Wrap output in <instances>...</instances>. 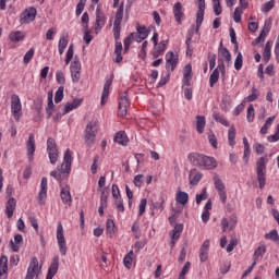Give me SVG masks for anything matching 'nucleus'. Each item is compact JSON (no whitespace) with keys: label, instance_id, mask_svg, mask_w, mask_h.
<instances>
[{"label":"nucleus","instance_id":"obj_27","mask_svg":"<svg viewBox=\"0 0 279 279\" xmlns=\"http://www.w3.org/2000/svg\"><path fill=\"white\" fill-rule=\"evenodd\" d=\"M110 86H112V78L107 80L105 83L101 100H100L101 106H106V104H108V97L110 95Z\"/></svg>","mask_w":279,"mask_h":279},{"label":"nucleus","instance_id":"obj_19","mask_svg":"<svg viewBox=\"0 0 279 279\" xmlns=\"http://www.w3.org/2000/svg\"><path fill=\"white\" fill-rule=\"evenodd\" d=\"M60 197L66 206H71L73 204V197H71V186L65 185L61 189Z\"/></svg>","mask_w":279,"mask_h":279},{"label":"nucleus","instance_id":"obj_26","mask_svg":"<svg viewBox=\"0 0 279 279\" xmlns=\"http://www.w3.org/2000/svg\"><path fill=\"white\" fill-rule=\"evenodd\" d=\"M84 102V99L82 98H75L72 102H66L64 106L63 114H69L72 110H76V108H80L82 104Z\"/></svg>","mask_w":279,"mask_h":279},{"label":"nucleus","instance_id":"obj_58","mask_svg":"<svg viewBox=\"0 0 279 279\" xmlns=\"http://www.w3.org/2000/svg\"><path fill=\"white\" fill-rule=\"evenodd\" d=\"M71 60H73V44L69 46V49L66 51L65 64H69Z\"/></svg>","mask_w":279,"mask_h":279},{"label":"nucleus","instance_id":"obj_15","mask_svg":"<svg viewBox=\"0 0 279 279\" xmlns=\"http://www.w3.org/2000/svg\"><path fill=\"white\" fill-rule=\"evenodd\" d=\"M106 25V14L101 11L100 7H97L96 9V22H95V32H99V29H104V26Z\"/></svg>","mask_w":279,"mask_h":279},{"label":"nucleus","instance_id":"obj_14","mask_svg":"<svg viewBox=\"0 0 279 279\" xmlns=\"http://www.w3.org/2000/svg\"><path fill=\"white\" fill-rule=\"evenodd\" d=\"M205 10H206V0H198V10L196 13V34L199 32V27H202V23H204Z\"/></svg>","mask_w":279,"mask_h":279},{"label":"nucleus","instance_id":"obj_13","mask_svg":"<svg viewBox=\"0 0 279 279\" xmlns=\"http://www.w3.org/2000/svg\"><path fill=\"white\" fill-rule=\"evenodd\" d=\"M70 71L72 82L74 84H77V82H80V80L82 78V63H80V60H74V62L71 63Z\"/></svg>","mask_w":279,"mask_h":279},{"label":"nucleus","instance_id":"obj_64","mask_svg":"<svg viewBox=\"0 0 279 279\" xmlns=\"http://www.w3.org/2000/svg\"><path fill=\"white\" fill-rule=\"evenodd\" d=\"M146 207H147V198H143L140 203V216L145 213Z\"/></svg>","mask_w":279,"mask_h":279},{"label":"nucleus","instance_id":"obj_3","mask_svg":"<svg viewBox=\"0 0 279 279\" xmlns=\"http://www.w3.org/2000/svg\"><path fill=\"white\" fill-rule=\"evenodd\" d=\"M269 162V158L260 157L256 162V173L258 186L260 190L265 189L267 184V163Z\"/></svg>","mask_w":279,"mask_h":279},{"label":"nucleus","instance_id":"obj_11","mask_svg":"<svg viewBox=\"0 0 279 279\" xmlns=\"http://www.w3.org/2000/svg\"><path fill=\"white\" fill-rule=\"evenodd\" d=\"M36 14H38V11H36V8L29 7L22 13L20 23L22 25H27V23H32L33 21H36Z\"/></svg>","mask_w":279,"mask_h":279},{"label":"nucleus","instance_id":"obj_62","mask_svg":"<svg viewBox=\"0 0 279 279\" xmlns=\"http://www.w3.org/2000/svg\"><path fill=\"white\" fill-rule=\"evenodd\" d=\"M132 232H134L135 239H141V228L138 227V223L136 222L133 223Z\"/></svg>","mask_w":279,"mask_h":279},{"label":"nucleus","instance_id":"obj_60","mask_svg":"<svg viewBox=\"0 0 279 279\" xmlns=\"http://www.w3.org/2000/svg\"><path fill=\"white\" fill-rule=\"evenodd\" d=\"M98 162H99V156H95L94 161H93L92 167H90V172L93 173V175H95V173H97V169H98L97 163Z\"/></svg>","mask_w":279,"mask_h":279},{"label":"nucleus","instance_id":"obj_33","mask_svg":"<svg viewBox=\"0 0 279 279\" xmlns=\"http://www.w3.org/2000/svg\"><path fill=\"white\" fill-rule=\"evenodd\" d=\"M8 275V256L1 255L0 257V278Z\"/></svg>","mask_w":279,"mask_h":279},{"label":"nucleus","instance_id":"obj_23","mask_svg":"<svg viewBox=\"0 0 279 279\" xmlns=\"http://www.w3.org/2000/svg\"><path fill=\"white\" fill-rule=\"evenodd\" d=\"M203 175L197 169H192L189 175L191 186H197L202 182Z\"/></svg>","mask_w":279,"mask_h":279},{"label":"nucleus","instance_id":"obj_5","mask_svg":"<svg viewBox=\"0 0 279 279\" xmlns=\"http://www.w3.org/2000/svg\"><path fill=\"white\" fill-rule=\"evenodd\" d=\"M95 138H97V122L90 121L85 129V145L87 147L95 145Z\"/></svg>","mask_w":279,"mask_h":279},{"label":"nucleus","instance_id":"obj_55","mask_svg":"<svg viewBox=\"0 0 279 279\" xmlns=\"http://www.w3.org/2000/svg\"><path fill=\"white\" fill-rule=\"evenodd\" d=\"M86 7V0H80L76 5V16H80L82 12H84V8Z\"/></svg>","mask_w":279,"mask_h":279},{"label":"nucleus","instance_id":"obj_63","mask_svg":"<svg viewBox=\"0 0 279 279\" xmlns=\"http://www.w3.org/2000/svg\"><path fill=\"white\" fill-rule=\"evenodd\" d=\"M208 141H209L211 147H214V149H217V136H215L214 133L208 135Z\"/></svg>","mask_w":279,"mask_h":279},{"label":"nucleus","instance_id":"obj_20","mask_svg":"<svg viewBox=\"0 0 279 279\" xmlns=\"http://www.w3.org/2000/svg\"><path fill=\"white\" fill-rule=\"evenodd\" d=\"M173 14L178 25H182V19H184V9L182 7V2L174 3Z\"/></svg>","mask_w":279,"mask_h":279},{"label":"nucleus","instance_id":"obj_41","mask_svg":"<svg viewBox=\"0 0 279 279\" xmlns=\"http://www.w3.org/2000/svg\"><path fill=\"white\" fill-rule=\"evenodd\" d=\"M207 60L209 62V69L213 71L217 64V54L213 52H208Z\"/></svg>","mask_w":279,"mask_h":279},{"label":"nucleus","instance_id":"obj_28","mask_svg":"<svg viewBox=\"0 0 279 279\" xmlns=\"http://www.w3.org/2000/svg\"><path fill=\"white\" fill-rule=\"evenodd\" d=\"M14 210H16V199L14 197L10 198L7 203L5 213L9 219H12L14 215Z\"/></svg>","mask_w":279,"mask_h":279},{"label":"nucleus","instance_id":"obj_47","mask_svg":"<svg viewBox=\"0 0 279 279\" xmlns=\"http://www.w3.org/2000/svg\"><path fill=\"white\" fill-rule=\"evenodd\" d=\"M260 96V94L258 93V89H256V87L252 88V94L247 96V101H256V99H258V97Z\"/></svg>","mask_w":279,"mask_h":279},{"label":"nucleus","instance_id":"obj_38","mask_svg":"<svg viewBox=\"0 0 279 279\" xmlns=\"http://www.w3.org/2000/svg\"><path fill=\"white\" fill-rule=\"evenodd\" d=\"M218 53L219 56H221V58H225L227 64H230L232 62V53H230V50H228V48L220 49Z\"/></svg>","mask_w":279,"mask_h":279},{"label":"nucleus","instance_id":"obj_31","mask_svg":"<svg viewBox=\"0 0 279 279\" xmlns=\"http://www.w3.org/2000/svg\"><path fill=\"white\" fill-rule=\"evenodd\" d=\"M177 204H181V206H186L189 204V193L186 192H178L177 193Z\"/></svg>","mask_w":279,"mask_h":279},{"label":"nucleus","instance_id":"obj_53","mask_svg":"<svg viewBox=\"0 0 279 279\" xmlns=\"http://www.w3.org/2000/svg\"><path fill=\"white\" fill-rule=\"evenodd\" d=\"M246 119H247L248 123H252V121H254V105L248 106Z\"/></svg>","mask_w":279,"mask_h":279},{"label":"nucleus","instance_id":"obj_61","mask_svg":"<svg viewBox=\"0 0 279 279\" xmlns=\"http://www.w3.org/2000/svg\"><path fill=\"white\" fill-rule=\"evenodd\" d=\"M137 34H140L144 38H147V36H149V31H147V27H145V26H138Z\"/></svg>","mask_w":279,"mask_h":279},{"label":"nucleus","instance_id":"obj_45","mask_svg":"<svg viewBox=\"0 0 279 279\" xmlns=\"http://www.w3.org/2000/svg\"><path fill=\"white\" fill-rule=\"evenodd\" d=\"M132 40H134V33H131L125 39H124V51L128 53L130 51V46L132 45Z\"/></svg>","mask_w":279,"mask_h":279},{"label":"nucleus","instance_id":"obj_24","mask_svg":"<svg viewBox=\"0 0 279 279\" xmlns=\"http://www.w3.org/2000/svg\"><path fill=\"white\" fill-rule=\"evenodd\" d=\"M26 149L29 160H34V154L36 151V141L34 140V134H29L26 143Z\"/></svg>","mask_w":279,"mask_h":279},{"label":"nucleus","instance_id":"obj_21","mask_svg":"<svg viewBox=\"0 0 279 279\" xmlns=\"http://www.w3.org/2000/svg\"><path fill=\"white\" fill-rule=\"evenodd\" d=\"M210 251V240H205L199 250L201 263L208 260V252Z\"/></svg>","mask_w":279,"mask_h":279},{"label":"nucleus","instance_id":"obj_2","mask_svg":"<svg viewBox=\"0 0 279 279\" xmlns=\"http://www.w3.org/2000/svg\"><path fill=\"white\" fill-rule=\"evenodd\" d=\"M189 160L193 167L210 171L217 169V160L214 157H208L199 153H192L189 155Z\"/></svg>","mask_w":279,"mask_h":279},{"label":"nucleus","instance_id":"obj_42","mask_svg":"<svg viewBox=\"0 0 279 279\" xmlns=\"http://www.w3.org/2000/svg\"><path fill=\"white\" fill-rule=\"evenodd\" d=\"M234 69L235 71H241V69H243V54L241 52H238L234 61Z\"/></svg>","mask_w":279,"mask_h":279},{"label":"nucleus","instance_id":"obj_10","mask_svg":"<svg viewBox=\"0 0 279 279\" xmlns=\"http://www.w3.org/2000/svg\"><path fill=\"white\" fill-rule=\"evenodd\" d=\"M40 271L41 268L38 267V257H33L27 268L25 279H34L35 276L38 278V276H40Z\"/></svg>","mask_w":279,"mask_h":279},{"label":"nucleus","instance_id":"obj_54","mask_svg":"<svg viewBox=\"0 0 279 279\" xmlns=\"http://www.w3.org/2000/svg\"><path fill=\"white\" fill-rule=\"evenodd\" d=\"M276 130L277 131L275 134L268 136L269 143H278V141H279V123L277 124Z\"/></svg>","mask_w":279,"mask_h":279},{"label":"nucleus","instance_id":"obj_35","mask_svg":"<svg viewBox=\"0 0 279 279\" xmlns=\"http://www.w3.org/2000/svg\"><path fill=\"white\" fill-rule=\"evenodd\" d=\"M213 119L217 123H221V125H225V128H230V122H228V120L223 116H221L219 112H214Z\"/></svg>","mask_w":279,"mask_h":279},{"label":"nucleus","instance_id":"obj_43","mask_svg":"<svg viewBox=\"0 0 279 279\" xmlns=\"http://www.w3.org/2000/svg\"><path fill=\"white\" fill-rule=\"evenodd\" d=\"M214 184L215 189L220 192V191H226V184H223V181L219 179V177L214 178Z\"/></svg>","mask_w":279,"mask_h":279},{"label":"nucleus","instance_id":"obj_25","mask_svg":"<svg viewBox=\"0 0 279 279\" xmlns=\"http://www.w3.org/2000/svg\"><path fill=\"white\" fill-rule=\"evenodd\" d=\"M182 230H184V225L182 223H177L173 228V230L171 231V246L174 247L175 246V241H178V239H180L181 234H182Z\"/></svg>","mask_w":279,"mask_h":279},{"label":"nucleus","instance_id":"obj_44","mask_svg":"<svg viewBox=\"0 0 279 279\" xmlns=\"http://www.w3.org/2000/svg\"><path fill=\"white\" fill-rule=\"evenodd\" d=\"M196 204L199 205L202 204V202H204V199H208V191L206 190V187L203 189L201 194H196Z\"/></svg>","mask_w":279,"mask_h":279},{"label":"nucleus","instance_id":"obj_8","mask_svg":"<svg viewBox=\"0 0 279 279\" xmlns=\"http://www.w3.org/2000/svg\"><path fill=\"white\" fill-rule=\"evenodd\" d=\"M57 241L61 256H66L69 248L66 247V239H64V229L62 228V225H59L57 228Z\"/></svg>","mask_w":279,"mask_h":279},{"label":"nucleus","instance_id":"obj_57","mask_svg":"<svg viewBox=\"0 0 279 279\" xmlns=\"http://www.w3.org/2000/svg\"><path fill=\"white\" fill-rule=\"evenodd\" d=\"M111 193L114 199H119V197H121V191H119V185L113 184L111 187Z\"/></svg>","mask_w":279,"mask_h":279},{"label":"nucleus","instance_id":"obj_40","mask_svg":"<svg viewBox=\"0 0 279 279\" xmlns=\"http://www.w3.org/2000/svg\"><path fill=\"white\" fill-rule=\"evenodd\" d=\"M62 99H64V86H59V88L57 89V92L54 94V102L60 104V101H62Z\"/></svg>","mask_w":279,"mask_h":279},{"label":"nucleus","instance_id":"obj_46","mask_svg":"<svg viewBox=\"0 0 279 279\" xmlns=\"http://www.w3.org/2000/svg\"><path fill=\"white\" fill-rule=\"evenodd\" d=\"M267 252V247L265 245L259 246L258 248L255 250L254 252V260H258L259 256H263Z\"/></svg>","mask_w":279,"mask_h":279},{"label":"nucleus","instance_id":"obj_1","mask_svg":"<svg viewBox=\"0 0 279 279\" xmlns=\"http://www.w3.org/2000/svg\"><path fill=\"white\" fill-rule=\"evenodd\" d=\"M124 10H125V7L122 2L116 12V19L113 22V36H114V40H116V46H114V54H116L114 62H116V64H119L120 62L123 61V57L121 56V52L123 51V44H121V41H119V39L121 38V23L123 21Z\"/></svg>","mask_w":279,"mask_h":279},{"label":"nucleus","instance_id":"obj_56","mask_svg":"<svg viewBox=\"0 0 279 279\" xmlns=\"http://www.w3.org/2000/svg\"><path fill=\"white\" fill-rule=\"evenodd\" d=\"M114 204H116L117 210H119L120 213L125 211V207L123 206V199H121V196L119 198H116Z\"/></svg>","mask_w":279,"mask_h":279},{"label":"nucleus","instance_id":"obj_50","mask_svg":"<svg viewBox=\"0 0 279 279\" xmlns=\"http://www.w3.org/2000/svg\"><path fill=\"white\" fill-rule=\"evenodd\" d=\"M143 178H145L143 174L135 175L133 180L134 186L141 189L143 186Z\"/></svg>","mask_w":279,"mask_h":279},{"label":"nucleus","instance_id":"obj_6","mask_svg":"<svg viewBox=\"0 0 279 279\" xmlns=\"http://www.w3.org/2000/svg\"><path fill=\"white\" fill-rule=\"evenodd\" d=\"M71 165H73V154L68 148L63 156V163L58 167V171L63 175H69L71 173Z\"/></svg>","mask_w":279,"mask_h":279},{"label":"nucleus","instance_id":"obj_52","mask_svg":"<svg viewBox=\"0 0 279 279\" xmlns=\"http://www.w3.org/2000/svg\"><path fill=\"white\" fill-rule=\"evenodd\" d=\"M274 5H276L275 0H270L263 5V12H271L274 10Z\"/></svg>","mask_w":279,"mask_h":279},{"label":"nucleus","instance_id":"obj_29","mask_svg":"<svg viewBox=\"0 0 279 279\" xmlns=\"http://www.w3.org/2000/svg\"><path fill=\"white\" fill-rule=\"evenodd\" d=\"M113 141L114 143H118V145H123V146L128 145V143L130 142L124 131L118 132Z\"/></svg>","mask_w":279,"mask_h":279},{"label":"nucleus","instance_id":"obj_22","mask_svg":"<svg viewBox=\"0 0 279 279\" xmlns=\"http://www.w3.org/2000/svg\"><path fill=\"white\" fill-rule=\"evenodd\" d=\"M37 199L40 206H44L45 199H47V178L45 177L41 179L40 191Z\"/></svg>","mask_w":279,"mask_h":279},{"label":"nucleus","instance_id":"obj_4","mask_svg":"<svg viewBox=\"0 0 279 279\" xmlns=\"http://www.w3.org/2000/svg\"><path fill=\"white\" fill-rule=\"evenodd\" d=\"M11 113L15 121H21V117H23V105L21 104V98L16 94L11 96Z\"/></svg>","mask_w":279,"mask_h":279},{"label":"nucleus","instance_id":"obj_12","mask_svg":"<svg viewBox=\"0 0 279 279\" xmlns=\"http://www.w3.org/2000/svg\"><path fill=\"white\" fill-rule=\"evenodd\" d=\"M128 108H130V99H128V92L120 95L118 114L119 117H125L128 114Z\"/></svg>","mask_w":279,"mask_h":279},{"label":"nucleus","instance_id":"obj_18","mask_svg":"<svg viewBox=\"0 0 279 279\" xmlns=\"http://www.w3.org/2000/svg\"><path fill=\"white\" fill-rule=\"evenodd\" d=\"M175 66H178V54H174L173 51H169L166 53V69L171 68V71H175Z\"/></svg>","mask_w":279,"mask_h":279},{"label":"nucleus","instance_id":"obj_30","mask_svg":"<svg viewBox=\"0 0 279 279\" xmlns=\"http://www.w3.org/2000/svg\"><path fill=\"white\" fill-rule=\"evenodd\" d=\"M205 128H206V117L196 116V132H198V134H204Z\"/></svg>","mask_w":279,"mask_h":279},{"label":"nucleus","instance_id":"obj_48","mask_svg":"<svg viewBox=\"0 0 279 279\" xmlns=\"http://www.w3.org/2000/svg\"><path fill=\"white\" fill-rule=\"evenodd\" d=\"M236 245H239V239L236 238H231L228 246H227V252L230 253L234 250V247H236Z\"/></svg>","mask_w":279,"mask_h":279},{"label":"nucleus","instance_id":"obj_34","mask_svg":"<svg viewBox=\"0 0 279 279\" xmlns=\"http://www.w3.org/2000/svg\"><path fill=\"white\" fill-rule=\"evenodd\" d=\"M235 138H236V129L234 128V125H231V128L228 131V141H229L230 147H234V145H236V142L234 141Z\"/></svg>","mask_w":279,"mask_h":279},{"label":"nucleus","instance_id":"obj_17","mask_svg":"<svg viewBox=\"0 0 279 279\" xmlns=\"http://www.w3.org/2000/svg\"><path fill=\"white\" fill-rule=\"evenodd\" d=\"M269 32H271V22L269 23L265 22L259 36L254 41H252V45L256 46L259 43H265V38H267V34H269Z\"/></svg>","mask_w":279,"mask_h":279},{"label":"nucleus","instance_id":"obj_36","mask_svg":"<svg viewBox=\"0 0 279 279\" xmlns=\"http://www.w3.org/2000/svg\"><path fill=\"white\" fill-rule=\"evenodd\" d=\"M9 38H10V40H12V43H20V40L25 38V33H23L21 31H16V32L11 33Z\"/></svg>","mask_w":279,"mask_h":279},{"label":"nucleus","instance_id":"obj_37","mask_svg":"<svg viewBox=\"0 0 279 279\" xmlns=\"http://www.w3.org/2000/svg\"><path fill=\"white\" fill-rule=\"evenodd\" d=\"M265 239H267L269 241H274L275 243H277V245H279L278 230L274 229V230H271V232L266 233Z\"/></svg>","mask_w":279,"mask_h":279},{"label":"nucleus","instance_id":"obj_16","mask_svg":"<svg viewBox=\"0 0 279 279\" xmlns=\"http://www.w3.org/2000/svg\"><path fill=\"white\" fill-rule=\"evenodd\" d=\"M58 269H60V256L57 255L52 258L46 279H53V276L58 274Z\"/></svg>","mask_w":279,"mask_h":279},{"label":"nucleus","instance_id":"obj_9","mask_svg":"<svg viewBox=\"0 0 279 279\" xmlns=\"http://www.w3.org/2000/svg\"><path fill=\"white\" fill-rule=\"evenodd\" d=\"M219 71L222 75V77H226V63L223 61H220L218 66L213 71V73L209 76V86L213 88L217 82H219Z\"/></svg>","mask_w":279,"mask_h":279},{"label":"nucleus","instance_id":"obj_39","mask_svg":"<svg viewBox=\"0 0 279 279\" xmlns=\"http://www.w3.org/2000/svg\"><path fill=\"white\" fill-rule=\"evenodd\" d=\"M106 230H107V234L110 236V239H112V234H114V221L112 219H108L107 223H106Z\"/></svg>","mask_w":279,"mask_h":279},{"label":"nucleus","instance_id":"obj_59","mask_svg":"<svg viewBox=\"0 0 279 279\" xmlns=\"http://www.w3.org/2000/svg\"><path fill=\"white\" fill-rule=\"evenodd\" d=\"M56 80H57L58 84H61V85L65 84L66 78L64 77V72L58 71L56 74Z\"/></svg>","mask_w":279,"mask_h":279},{"label":"nucleus","instance_id":"obj_49","mask_svg":"<svg viewBox=\"0 0 279 279\" xmlns=\"http://www.w3.org/2000/svg\"><path fill=\"white\" fill-rule=\"evenodd\" d=\"M241 14H243V9L241 7L235 8L233 13V20L236 23H241Z\"/></svg>","mask_w":279,"mask_h":279},{"label":"nucleus","instance_id":"obj_32","mask_svg":"<svg viewBox=\"0 0 279 279\" xmlns=\"http://www.w3.org/2000/svg\"><path fill=\"white\" fill-rule=\"evenodd\" d=\"M271 60V41H267L263 52V61L267 64Z\"/></svg>","mask_w":279,"mask_h":279},{"label":"nucleus","instance_id":"obj_7","mask_svg":"<svg viewBox=\"0 0 279 279\" xmlns=\"http://www.w3.org/2000/svg\"><path fill=\"white\" fill-rule=\"evenodd\" d=\"M47 151L49 156V160L51 165H56L58 162V144H56V140L52 137H49L47 140Z\"/></svg>","mask_w":279,"mask_h":279},{"label":"nucleus","instance_id":"obj_51","mask_svg":"<svg viewBox=\"0 0 279 279\" xmlns=\"http://www.w3.org/2000/svg\"><path fill=\"white\" fill-rule=\"evenodd\" d=\"M34 48H31L24 56V64H29L32 62V58H34Z\"/></svg>","mask_w":279,"mask_h":279}]
</instances>
